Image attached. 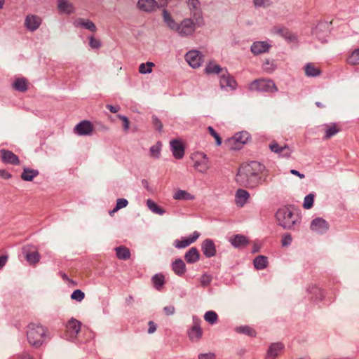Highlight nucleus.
Instances as JSON below:
<instances>
[{
  "label": "nucleus",
  "mask_w": 359,
  "mask_h": 359,
  "mask_svg": "<svg viewBox=\"0 0 359 359\" xmlns=\"http://www.w3.org/2000/svg\"><path fill=\"white\" fill-rule=\"evenodd\" d=\"M219 84L222 88L229 87L231 89H234L236 85L235 79L231 77L227 71L225 73L219 75Z\"/></svg>",
  "instance_id": "nucleus-23"
},
{
  "label": "nucleus",
  "mask_w": 359,
  "mask_h": 359,
  "mask_svg": "<svg viewBox=\"0 0 359 359\" xmlns=\"http://www.w3.org/2000/svg\"><path fill=\"white\" fill-rule=\"evenodd\" d=\"M84 297H85L84 292H83L80 290H74L71 295V298L77 302H81L84 299Z\"/></svg>",
  "instance_id": "nucleus-51"
},
{
  "label": "nucleus",
  "mask_w": 359,
  "mask_h": 359,
  "mask_svg": "<svg viewBox=\"0 0 359 359\" xmlns=\"http://www.w3.org/2000/svg\"><path fill=\"white\" fill-rule=\"evenodd\" d=\"M74 25L76 27L86 29L92 32H96L97 27L94 22L90 20L79 18L75 20Z\"/></svg>",
  "instance_id": "nucleus-24"
},
{
  "label": "nucleus",
  "mask_w": 359,
  "mask_h": 359,
  "mask_svg": "<svg viewBox=\"0 0 359 359\" xmlns=\"http://www.w3.org/2000/svg\"><path fill=\"white\" fill-rule=\"evenodd\" d=\"M163 311H164L165 313L168 316V315L173 314L175 313V309L174 306L169 305V306H165L163 309Z\"/></svg>",
  "instance_id": "nucleus-60"
},
{
  "label": "nucleus",
  "mask_w": 359,
  "mask_h": 359,
  "mask_svg": "<svg viewBox=\"0 0 359 359\" xmlns=\"http://www.w3.org/2000/svg\"><path fill=\"white\" fill-rule=\"evenodd\" d=\"M236 331L238 333L244 334L247 336L255 337H256V331L255 329L250 326H240L236 328Z\"/></svg>",
  "instance_id": "nucleus-41"
},
{
  "label": "nucleus",
  "mask_w": 359,
  "mask_h": 359,
  "mask_svg": "<svg viewBox=\"0 0 359 359\" xmlns=\"http://www.w3.org/2000/svg\"><path fill=\"white\" fill-rule=\"evenodd\" d=\"M204 319L210 325H214L218 321V316L216 312L213 311H208L205 313Z\"/></svg>",
  "instance_id": "nucleus-43"
},
{
  "label": "nucleus",
  "mask_w": 359,
  "mask_h": 359,
  "mask_svg": "<svg viewBox=\"0 0 359 359\" xmlns=\"http://www.w3.org/2000/svg\"><path fill=\"white\" fill-rule=\"evenodd\" d=\"M118 118L123 121V128L124 131H128L129 129L130 121L128 118L123 115H118Z\"/></svg>",
  "instance_id": "nucleus-55"
},
{
  "label": "nucleus",
  "mask_w": 359,
  "mask_h": 359,
  "mask_svg": "<svg viewBox=\"0 0 359 359\" xmlns=\"http://www.w3.org/2000/svg\"><path fill=\"white\" fill-rule=\"evenodd\" d=\"M94 338V333L86 327H83L79 335L77 343H86Z\"/></svg>",
  "instance_id": "nucleus-30"
},
{
  "label": "nucleus",
  "mask_w": 359,
  "mask_h": 359,
  "mask_svg": "<svg viewBox=\"0 0 359 359\" xmlns=\"http://www.w3.org/2000/svg\"><path fill=\"white\" fill-rule=\"evenodd\" d=\"M271 151L279 154L283 157H290L292 153V149L285 144H280L276 141H272L269 145Z\"/></svg>",
  "instance_id": "nucleus-12"
},
{
  "label": "nucleus",
  "mask_w": 359,
  "mask_h": 359,
  "mask_svg": "<svg viewBox=\"0 0 359 359\" xmlns=\"http://www.w3.org/2000/svg\"><path fill=\"white\" fill-rule=\"evenodd\" d=\"M0 177H1L4 179L8 180L11 177V175L6 170L0 169Z\"/></svg>",
  "instance_id": "nucleus-63"
},
{
  "label": "nucleus",
  "mask_w": 359,
  "mask_h": 359,
  "mask_svg": "<svg viewBox=\"0 0 359 359\" xmlns=\"http://www.w3.org/2000/svg\"><path fill=\"white\" fill-rule=\"evenodd\" d=\"M250 194L245 189H238L235 194V203L238 207H243L249 202Z\"/></svg>",
  "instance_id": "nucleus-17"
},
{
  "label": "nucleus",
  "mask_w": 359,
  "mask_h": 359,
  "mask_svg": "<svg viewBox=\"0 0 359 359\" xmlns=\"http://www.w3.org/2000/svg\"><path fill=\"white\" fill-rule=\"evenodd\" d=\"M148 333L152 334L156 330V325L153 321H149V323Z\"/></svg>",
  "instance_id": "nucleus-62"
},
{
  "label": "nucleus",
  "mask_w": 359,
  "mask_h": 359,
  "mask_svg": "<svg viewBox=\"0 0 359 359\" xmlns=\"http://www.w3.org/2000/svg\"><path fill=\"white\" fill-rule=\"evenodd\" d=\"M89 46L92 49L98 50L102 46V42L99 39L94 37L93 35L88 37Z\"/></svg>",
  "instance_id": "nucleus-47"
},
{
  "label": "nucleus",
  "mask_w": 359,
  "mask_h": 359,
  "mask_svg": "<svg viewBox=\"0 0 359 359\" xmlns=\"http://www.w3.org/2000/svg\"><path fill=\"white\" fill-rule=\"evenodd\" d=\"M25 259L30 265H35L39 262L40 255L37 248L34 245H27L22 249Z\"/></svg>",
  "instance_id": "nucleus-8"
},
{
  "label": "nucleus",
  "mask_w": 359,
  "mask_h": 359,
  "mask_svg": "<svg viewBox=\"0 0 359 359\" xmlns=\"http://www.w3.org/2000/svg\"><path fill=\"white\" fill-rule=\"evenodd\" d=\"M292 242V237L290 233L284 234L282 237L281 243L283 246H287Z\"/></svg>",
  "instance_id": "nucleus-56"
},
{
  "label": "nucleus",
  "mask_w": 359,
  "mask_h": 359,
  "mask_svg": "<svg viewBox=\"0 0 359 359\" xmlns=\"http://www.w3.org/2000/svg\"><path fill=\"white\" fill-rule=\"evenodd\" d=\"M162 144L158 142L156 144L150 148V156L153 158H158L161 155Z\"/></svg>",
  "instance_id": "nucleus-44"
},
{
  "label": "nucleus",
  "mask_w": 359,
  "mask_h": 359,
  "mask_svg": "<svg viewBox=\"0 0 359 359\" xmlns=\"http://www.w3.org/2000/svg\"><path fill=\"white\" fill-rule=\"evenodd\" d=\"M201 250L206 257H212L216 254V247L212 240L205 239L201 244Z\"/></svg>",
  "instance_id": "nucleus-16"
},
{
  "label": "nucleus",
  "mask_w": 359,
  "mask_h": 359,
  "mask_svg": "<svg viewBox=\"0 0 359 359\" xmlns=\"http://www.w3.org/2000/svg\"><path fill=\"white\" fill-rule=\"evenodd\" d=\"M195 157L196 160L194 162V168L201 172H205L210 168V162L206 154L198 153Z\"/></svg>",
  "instance_id": "nucleus-10"
},
{
  "label": "nucleus",
  "mask_w": 359,
  "mask_h": 359,
  "mask_svg": "<svg viewBox=\"0 0 359 359\" xmlns=\"http://www.w3.org/2000/svg\"><path fill=\"white\" fill-rule=\"evenodd\" d=\"M205 72L207 74H217L220 75L221 74L225 73L226 69L221 68L220 66L216 63L210 62L205 68Z\"/></svg>",
  "instance_id": "nucleus-39"
},
{
  "label": "nucleus",
  "mask_w": 359,
  "mask_h": 359,
  "mask_svg": "<svg viewBox=\"0 0 359 359\" xmlns=\"http://www.w3.org/2000/svg\"><path fill=\"white\" fill-rule=\"evenodd\" d=\"M229 241L236 248H243L249 244L248 238L241 234L232 236L229 238Z\"/></svg>",
  "instance_id": "nucleus-20"
},
{
  "label": "nucleus",
  "mask_w": 359,
  "mask_h": 359,
  "mask_svg": "<svg viewBox=\"0 0 359 359\" xmlns=\"http://www.w3.org/2000/svg\"><path fill=\"white\" fill-rule=\"evenodd\" d=\"M276 217L279 224L285 229H296L301 223V217L299 213L289 208L279 209Z\"/></svg>",
  "instance_id": "nucleus-3"
},
{
  "label": "nucleus",
  "mask_w": 359,
  "mask_h": 359,
  "mask_svg": "<svg viewBox=\"0 0 359 359\" xmlns=\"http://www.w3.org/2000/svg\"><path fill=\"white\" fill-rule=\"evenodd\" d=\"M200 257V254L197 248H191L185 254L184 259L189 264L196 262Z\"/></svg>",
  "instance_id": "nucleus-29"
},
{
  "label": "nucleus",
  "mask_w": 359,
  "mask_h": 359,
  "mask_svg": "<svg viewBox=\"0 0 359 359\" xmlns=\"http://www.w3.org/2000/svg\"><path fill=\"white\" fill-rule=\"evenodd\" d=\"M26 333L28 343L35 348L42 346L50 339L47 327L39 323H29L27 327Z\"/></svg>",
  "instance_id": "nucleus-2"
},
{
  "label": "nucleus",
  "mask_w": 359,
  "mask_h": 359,
  "mask_svg": "<svg viewBox=\"0 0 359 359\" xmlns=\"http://www.w3.org/2000/svg\"><path fill=\"white\" fill-rule=\"evenodd\" d=\"M147 205L148 208L154 213L163 215L165 212V211L161 208H160L155 202L150 199L147 200Z\"/></svg>",
  "instance_id": "nucleus-45"
},
{
  "label": "nucleus",
  "mask_w": 359,
  "mask_h": 359,
  "mask_svg": "<svg viewBox=\"0 0 359 359\" xmlns=\"http://www.w3.org/2000/svg\"><path fill=\"white\" fill-rule=\"evenodd\" d=\"M9 359H33L27 353H22V354L15 355Z\"/></svg>",
  "instance_id": "nucleus-59"
},
{
  "label": "nucleus",
  "mask_w": 359,
  "mask_h": 359,
  "mask_svg": "<svg viewBox=\"0 0 359 359\" xmlns=\"http://www.w3.org/2000/svg\"><path fill=\"white\" fill-rule=\"evenodd\" d=\"M13 88L20 92H25L28 89L29 82L24 77L16 78L13 83Z\"/></svg>",
  "instance_id": "nucleus-27"
},
{
  "label": "nucleus",
  "mask_w": 359,
  "mask_h": 359,
  "mask_svg": "<svg viewBox=\"0 0 359 359\" xmlns=\"http://www.w3.org/2000/svg\"><path fill=\"white\" fill-rule=\"evenodd\" d=\"M249 137H250V135L247 132H242L240 133H236L234 135L233 138L236 142L244 144V143L247 142Z\"/></svg>",
  "instance_id": "nucleus-49"
},
{
  "label": "nucleus",
  "mask_w": 359,
  "mask_h": 359,
  "mask_svg": "<svg viewBox=\"0 0 359 359\" xmlns=\"http://www.w3.org/2000/svg\"><path fill=\"white\" fill-rule=\"evenodd\" d=\"M157 6L156 0H138L137 3V8L147 13L154 11Z\"/></svg>",
  "instance_id": "nucleus-19"
},
{
  "label": "nucleus",
  "mask_w": 359,
  "mask_h": 359,
  "mask_svg": "<svg viewBox=\"0 0 359 359\" xmlns=\"http://www.w3.org/2000/svg\"><path fill=\"white\" fill-rule=\"evenodd\" d=\"M315 194H309L304 198L303 207L305 209H310L313 207Z\"/></svg>",
  "instance_id": "nucleus-48"
},
{
  "label": "nucleus",
  "mask_w": 359,
  "mask_h": 359,
  "mask_svg": "<svg viewBox=\"0 0 359 359\" xmlns=\"http://www.w3.org/2000/svg\"><path fill=\"white\" fill-rule=\"evenodd\" d=\"M308 291L311 294V298L315 300H321L324 297L323 290L317 286L309 287Z\"/></svg>",
  "instance_id": "nucleus-38"
},
{
  "label": "nucleus",
  "mask_w": 359,
  "mask_h": 359,
  "mask_svg": "<svg viewBox=\"0 0 359 359\" xmlns=\"http://www.w3.org/2000/svg\"><path fill=\"white\" fill-rule=\"evenodd\" d=\"M116 254L119 259L127 260L130 257L129 249L125 246H118L115 248Z\"/></svg>",
  "instance_id": "nucleus-36"
},
{
  "label": "nucleus",
  "mask_w": 359,
  "mask_h": 359,
  "mask_svg": "<svg viewBox=\"0 0 359 359\" xmlns=\"http://www.w3.org/2000/svg\"><path fill=\"white\" fill-rule=\"evenodd\" d=\"M264 169V166L257 161H252L250 163L243 165L238 170L236 180L241 186L255 188L260 182V175Z\"/></svg>",
  "instance_id": "nucleus-1"
},
{
  "label": "nucleus",
  "mask_w": 359,
  "mask_h": 359,
  "mask_svg": "<svg viewBox=\"0 0 359 359\" xmlns=\"http://www.w3.org/2000/svg\"><path fill=\"white\" fill-rule=\"evenodd\" d=\"M173 198L182 201H193L195 197L187 191L178 189L174 193Z\"/></svg>",
  "instance_id": "nucleus-34"
},
{
  "label": "nucleus",
  "mask_w": 359,
  "mask_h": 359,
  "mask_svg": "<svg viewBox=\"0 0 359 359\" xmlns=\"http://www.w3.org/2000/svg\"><path fill=\"white\" fill-rule=\"evenodd\" d=\"M95 130L94 126L88 121H83L74 128V133L81 136L91 135Z\"/></svg>",
  "instance_id": "nucleus-9"
},
{
  "label": "nucleus",
  "mask_w": 359,
  "mask_h": 359,
  "mask_svg": "<svg viewBox=\"0 0 359 359\" xmlns=\"http://www.w3.org/2000/svg\"><path fill=\"white\" fill-rule=\"evenodd\" d=\"M106 107L111 112V113H116L120 110V107L116 106H112L111 104H107Z\"/></svg>",
  "instance_id": "nucleus-64"
},
{
  "label": "nucleus",
  "mask_w": 359,
  "mask_h": 359,
  "mask_svg": "<svg viewBox=\"0 0 359 359\" xmlns=\"http://www.w3.org/2000/svg\"><path fill=\"white\" fill-rule=\"evenodd\" d=\"M284 349V345L282 343H274L269 346L266 358V359H276L279 354H280Z\"/></svg>",
  "instance_id": "nucleus-22"
},
{
  "label": "nucleus",
  "mask_w": 359,
  "mask_h": 359,
  "mask_svg": "<svg viewBox=\"0 0 359 359\" xmlns=\"http://www.w3.org/2000/svg\"><path fill=\"white\" fill-rule=\"evenodd\" d=\"M57 7L60 12L70 14L74 12L73 4L67 0H57Z\"/></svg>",
  "instance_id": "nucleus-32"
},
{
  "label": "nucleus",
  "mask_w": 359,
  "mask_h": 359,
  "mask_svg": "<svg viewBox=\"0 0 359 359\" xmlns=\"http://www.w3.org/2000/svg\"><path fill=\"white\" fill-rule=\"evenodd\" d=\"M172 269L175 274L182 276L186 271V266L181 259H177L172 264Z\"/></svg>",
  "instance_id": "nucleus-31"
},
{
  "label": "nucleus",
  "mask_w": 359,
  "mask_h": 359,
  "mask_svg": "<svg viewBox=\"0 0 359 359\" xmlns=\"http://www.w3.org/2000/svg\"><path fill=\"white\" fill-rule=\"evenodd\" d=\"M152 282L154 287L158 290H160L165 283V277L161 273L156 274L152 278Z\"/></svg>",
  "instance_id": "nucleus-42"
},
{
  "label": "nucleus",
  "mask_w": 359,
  "mask_h": 359,
  "mask_svg": "<svg viewBox=\"0 0 359 359\" xmlns=\"http://www.w3.org/2000/svg\"><path fill=\"white\" fill-rule=\"evenodd\" d=\"M270 47L265 41H256L253 43L250 50L253 54L259 55L267 52Z\"/></svg>",
  "instance_id": "nucleus-25"
},
{
  "label": "nucleus",
  "mask_w": 359,
  "mask_h": 359,
  "mask_svg": "<svg viewBox=\"0 0 359 359\" xmlns=\"http://www.w3.org/2000/svg\"><path fill=\"white\" fill-rule=\"evenodd\" d=\"M41 23L40 17L35 15H28L25 18V26L27 28L33 32L39 28Z\"/></svg>",
  "instance_id": "nucleus-21"
},
{
  "label": "nucleus",
  "mask_w": 359,
  "mask_h": 359,
  "mask_svg": "<svg viewBox=\"0 0 359 359\" xmlns=\"http://www.w3.org/2000/svg\"><path fill=\"white\" fill-rule=\"evenodd\" d=\"M152 123H153V125L154 126V128L161 131L162 128H163V124L161 122V121L155 116H152Z\"/></svg>",
  "instance_id": "nucleus-57"
},
{
  "label": "nucleus",
  "mask_w": 359,
  "mask_h": 359,
  "mask_svg": "<svg viewBox=\"0 0 359 359\" xmlns=\"http://www.w3.org/2000/svg\"><path fill=\"white\" fill-rule=\"evenodd\" d=\"M154 66V64L151 62H148L147 63H142L139 67V72L141 74H147L151 73L152 72V67Z\"/></svg>",
  "instance_id": "nucleus-46"
},
{
  "label": "nucleus",
  "mask_w": 359,
  "mask_h": 359,
  "mask_svg": "<svg viewBox=\"0 0 359 359\" xmlns=\"http://www.w3.org/2000/svg\"><path fill=\"white\" fill-rule=\"evenodd\" d=\"M128 202L125 198H118L116 201V210H120L121 208H125L128 205Z\"/></svg>",
  "instance_id": "nucleus-58"
},
{
  "label": "nucleus",
  "mask_w": 359,
  "mask_h": 359,
  "mask_svg": "<svg viewBox=\"0 0 359 359\" xmlns=\"http://www.w3.org/2000/svg\"><path fill=\"white\" fill-rule=\"evenodd\" d=\"M185 60L193 68H197L201 66L203 61V56L198 50H193L189 51L185 55Z\"/></svg>",
  "instance_id": "nucleus-11"
},
{
  "label": "nucleus",
  "mask_w": 359,
  "mask_h": 359,
  "mask_svg": "<svg viewBox=\"0 0 359 359\" xmlns=\"http://www.w3.org/2000/svg\"><path fill=\"white\" fill-rule=\"evenodd\" d=\"M1 158L4 163L12 165H19V158L12 151L6 149H1Z\"/></svg>",
  "instance_id": "nucleus-18"
},
{
  "label": "nucleus",
  "mask_w": 359,
  "mask_h": 359,
  "mask_svg": "<svg viewBox=\"0 0 359 359\" xmlns=\"http://www.w3.org/2000/svg\"><path fill=\"white\" fill-rule=\"evenodd\" d=\"M201 320L196 316L192 318V325L188 331V335L191 341H198L203 335V329L201 327Z\"/></svg>",
  "instance_id": "nucleus-7"
},
{
  "label": "nucleus",
  "mask_w": 359,
  "mask_h": 359,
  "mask_svg": "<svg viewBox=\"0 0 359 359\" xmlns=\"http://www.w3.org/2000/svg\"><path fill=\"white\" fill-rule=\"evenodd\" d=\"M268 264V259L265 256L259 255L254 259V266L258 270L265 269Z\"/></svg>",
  "instance_id": "nucleus-40"
},
{
  "label": "nucleus",
  "mask_w": 359,
  "mask_h": 359,
  "mask_svg": "<svg viewBox=\"0 0 359 359\" xmlns=\"http://www.w3.org/2000/svg\"><path fill=\"white\" fill-rule=\"evenodd\" d=\"M200 236L198 231H194L189 237H183L180 240H175L174 245L177 248H184L194 243Z\"/></svg>",
  "instance_id": "nucleus-15"
},
{
  "label": "nucleus",
  "mask_w": 359,
  "mask_h": 359,
  "mask_svg": "<svg viewBox=\"0 0 359 359\" xmlns=\"http://www.w3.org/2000/svg\"><path fill=\"white\" fill-rule=\"evenodd\" d=\"M39 175L37 170L31 169L29 168H24L21 175V178L25 181H32L33 179Z\"/></svg>",
  "instance_id": "nucleus-37"
},
{
  "label": "nucleus",
  "mask_w": 359,
  "mask_h": 359,
  "mask_svg": "<svg viewBox=\"0 0 359 359\" xmlns=\"http://www.w3.org/2000/svg\"><path fill=\"white\" fill-rule=\"evenodd\" d=\"M251 91H259L267 93H274L278 91V88L271 79H259L251 82L248 86Z\"/></svg>",
  "instance_id": "nucleus-5"
},
{
  "label": "nucleus",
  "mask_w": 359,
  "mask_h": 359,
  "mask_svg": "<svg viewBox=\"0 0 359 359\" xmlns=\"http://www.w3.org/2000/svg\"><path fill=\"white\" fill-rule=\"evenodd\" d=\"M262 68L264 72L267 73H271L276 69V66L269 60H266L263 64Z\"/></svg>",
  "instance_id": "nucleus-50"
},
{
  "label": "nucleus",
  "mask_w": 359,
  "mask_h": 359,
  "mask_svg": "<svg viewBox=\"0 0 359 359\" xmlns=\"http://www.w3.org/2000/svg\"><path fill=\"white\" fill-rule=\"evenodd\" d=\"M325 135L323 137L325 140L331 138L333 135H336L340 131V127L336 123L326 125Z\"/></svg>",
  "instance_id": "nucleus-35"
},
{
  "label": "nucleus",
  "mask_w": 359,
  "mask_h": 359,
  "mask_svg": "<svg viewBox=\"0 0 359 359\" xmlns=\"http://www.w3.org/2000/svg\"><path fill=\"white\" fill-rule=\"evenodd\" d=\"M305 74L308 76H317L321 74L319 65L315 63H308L304 67Z\"/></svg>",
  "instance_id": "nucleus-28"
},
{
  "label": "nucleus",
  "mask_w": 359,
  "mask_h": 359,
  "mask_svg": "<svg viewBox=\"0 0 359 359\" xmlns=\"http://www.w3.org/2000/svg\"><path fill=\"white\" fill-rule=\"evenodd\" d=\"M208 133L210 135H212L216 141L217 145H220L222 144V138L219 135L215 130V129L212 126H208L207 128Z\"/></svg>",
  "instance_id": "nucleus-52"
},
{
  "label": "nucleus",
  "mask_w": 359,
  "mask_h": 359,
  "mask_svg": "<svg viewBox=\"0 0 359 359\" xmlns=\"http://www.w3.org/2000/svg\"><path fill=\"white\" fill-rule=\"evenodd\" d=\"M253 4L256 7L266 8L271 6V0H252Z\"/></svg>",
  "instance_id": "nucleus-54"
},
{
  "label": "nucleus",
  "mask_w": 359,
  "mask_h": 359,
  "mask_svg": "<svg viewBox=\"0 0 359 359\" xmlns=\"http://www.w3.org/2000/svg\"><path fill=\"white\" fill-rule=\"evenodd\" d=\"M215 355L212 353H202L198 355V359H215Z\"/></svg>",
  "instance_id": "nucleus-61"
},
{
  "label": "nucleus",
  "mask_w": 359,
  "mask_h": 359,
  "mask_svg": "<svg viewBox=\"0 0 359 359\" xmlns=\"http://www.w3.org/2000/svg\"><path fill=\"white\" fill-rule=\"evenodd\" d=\"M310 228L312 231L322 234L328 230L329 224L324 219L318 217L311 222Z\"/></svg>",
  "instance_id": "nucleus-13"
},
{
  "label": "nucleus",
  "mask_w": 359,
  "mask_h": 359,
  "mask_svg": "<svg viewBox=\"0 0 359 359\" xmlns=\"http://www.w3.org/2000/svg\"><path fill=\"white\" fill-rule=\"evenodd\" d=\"M82 330L81 323L76 319L69 320L66 325L63 337L67 340L77 342Z\"/></svg>",
  "instance_id": "nucleus-6"
},
{
  "label": "nucleus",
  "mask_w": 359,
  "mask_h": 359,
  "mask_svg": "<svg viewBox=\"0 0 359 359\" xmlns=\"http://www.w3.org/2000/svg\"><path fill=\"white\" fill-rule=\"evenodd\" d=\"M271 32L290 40L292 37L291 32L286 27L280 25L274 26L271 29Z\"/></svg>",
  "instance_id": "nucleus-33"
},
{
  "label": "nucleus",
  "mask_w": 359,
  "mask_h": 359,
  "mask_svg": "<svg viewBox=\"0 0 359 359\" xmlns=\"http://www.w3.org/2000/svg\"><path fill=\"white\" fill-rule=\"evenodd\" d=\"M346 62L351 66L359 65V48L350 50L347 52Z\"/></svg>",
  "instance_id": "nucleus-26"
},
{
  "label": "nucleus",
  "mask_w": 359,
  "mask_h": 359,
  "mask_svg": "<svg viewBox=\"0 0 359 359\" xmlns=\"http://www.w3.org/2000/svg\"><path fill=\"white\" fill-rule=\"evenodd\" d=\"M211 281H212L211 276L206 274V273L202 275L201 277L200 278V283H201V286H203V287L208 286L210 284Z\"/></svg>",
  "instance_id": "nucleus-53"
},
{
  "label": "nucleus",
  "mask_w": 359,
  "mask_h": 359,
  "mask_svg": "<svg viewBox=\"0 0 359 359\" xmlns=\"http://www.w3.org/2000/svg\"><path fill=\"white\" fill-rule=\"evenodd\" d=\"M163 19L168 27L172 29H176L182 36L190 35L195 30V25L190 19H185L180 25H177L166 11H163Z\"/></svg>",
  "instance_id": "nucleus-4"
},
{
  "label": "nucleus",
  "mask_w": 359,
  "mask_h": 359,
  "mask_svg": "<svg viewBox=\"0 0 359 359\" xmlns=\"http://www.w3.org/2000/svg\"><path fill=\"white\" fill-rule=\"evenodd\" d=\"M170 146L172 155L176 159H181L183 158L184 155V147L180 140H171L170 142Z\"/></svg>",
  "instance_id": "nucleus-14"
}]
</instances>
